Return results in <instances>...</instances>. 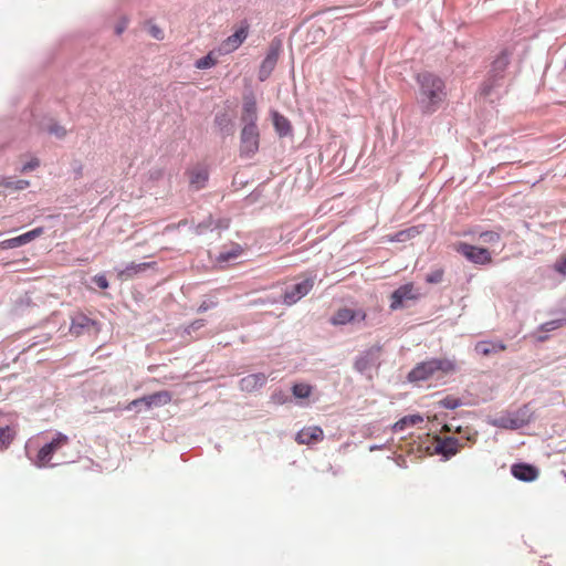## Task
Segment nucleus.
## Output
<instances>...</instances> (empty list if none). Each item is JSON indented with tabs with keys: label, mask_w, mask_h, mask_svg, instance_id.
Listing matches in <instances>:
<instances>
[{
	"label": "nucleus",
	"mask_w": 566,
	"mask_h": 566,
	"mask_svg": "<svg viewBox=\"0 0 566 566\" xmlns=\"http://www.w3.org/2000/svg\"><path fill=\"white\" fill-rule=\"evenodd\" d=\"M93 325V321L86 315L78 314L72 318L70 331L73 334H80L83 329Z\"/></svg>",
	"instance_id": "b1692460"
},
{
	"label": "nucleus",
	"mask_w": 566,
	"mask_h": 566,
	"mask_svg": "<svg viewBox=\"0 0 566 566\" xmlns=\"http://www.w3.org/2000/svg\"><path fill=\"white\" fill-rule=\"evenodd\" d=\"M366 313L363 310L354 311L352 308H339L331 318L333 325H345L355 319L365 321Z\"/></svg>",
	"instance_id": "4468645a"
},
{
	"label": "nucleus",
	"mask_w": 566,
	"mask_h": 566,
	"mask_svg": "<svg viewBox=\"0 0 566 566\" xmlns=\"http://www.w3.org/2000/svg\"><path fill=\"white\" fill-rule=\"evenodd\" d=\"M410 0H394L395 4L397 7H401V6H405L407 2H409Z\"/></svg>",
	"instance_id": "37998d69"
},
{
	"label": "nucleus",
	"mask_w": 566,
	"mask_h": 566,
	"mask_svg": "<svg viewBox=\"0 0 566 566\" xmlns=\"http://www.w3.org/2000/svg\"><path fill=\"white\" fill-rule=\"evenodd\" d=\"M554 270L566 276V255H562L555 263H554Z\"/></svg>",
	"instance_id": "f704fd0d"
},
{
	"label": "nucleus",
	"mask_w": 566,
	"mask_h": 566,
	"mask_svg": "<svg viewBox=\"0 0 566 566\" xmlns=\"http://www.w3.org/2000/svg\"><path fill=\"white\" fill-rule=\"evenodd\" d=\"M292 392L297 398H307L312 394V386L307 384H295Z\"/></svg>",
	"instance_id": "bb28decb"
},
{
	"label": "nucleus",
	"mask_w": 566,
	"mask_h": 566,
	"mask_svg": "<svg viewBox=\"0 0 566 566\" xmlns=\"http://www.w3.org/2000/svg\"><path fill=\"white\" fill-rule=\"evenodd\" d=\"M17 436V430L10 426H0V450H6L10 447Z\"/></svg>",
	"instance_id": "5701e85b"
},
{
	"label": "nucleus",
	"mask_w": 566,
	"mask_h": 566,
	"mask_svg": "<svg viewBox=\"0 0 566 566\" xmlns=\"http://www.w3.org/2000/svg\"><path fill=\"white\" fill-rule=\"evenodd\" d=\"M241 253H242V249L240 247H235L229 252L220 253V255L218 256V261L227 262V261L237 259Z\"/></svg>",
	"instance_id": "c756f323"
},
{
	"label": "nucleus",
	"mask_w": 566,
	"mask_h": 566,
	"mask_svg": "<svg viewBox=\"0 0 566 566\" xmlns=\"http://www.w3.org/2000/svg\"><path fill=\"white\" fill-rule=\"evenodd\" d=\"M39 165H40L39 159L38 158H33V159H31L30 161H28L27 164L23 165L21 171L22 172H27V171L33 170L36 167H39Z\"/></svg>",
	"instance_id": "4c0bfd02"
},
{
	"label": "nucleus",
	"mask_w": 566,
	"mask_h": 566,
	"mask_svg": "<svg viewBox=\"0 0 566 566\" xmlns=\"http://www.w3.org/2000/svg\"><path fill=\"white\" fill-rule=\"evenodd\" d=\"M186 175L189 180V186L193 190H200L206 187L209 179L208 167L203 164H197L187 169Z\"/></svg>",
	"instance_id": "9b49d317"
},
{
	"label": "nucleus",
	"mask_w": 566,
	"mask_h": 566,
	"mask_svg": "<svg viewBox=\"0 0 566 566\" xmlns=\"http://www.w3.org/2000/svg\"><path fill=\"white\" fill-rule=\"evenodd\" d=\"M453 248L458 253L474 264L485 265L493 261L491 252L485 248H480L465 242H458Z\"/></svg>",
	"instance_id": "20e7f679"
},
{
	"label": "nucleus",
	"mask_w": 566,
	"mask_h": 566,
	"mask_svg": "<svg viewBox=\"0 0 566 566\" xmlns=\"http://www.w3.org/2000/svg\"><path fill=\"white\" fill-rule=\"evenodd\" d=\"M416 297H417V295L415 293L413 284L412 283L405 284V285L400 286L399 289H397L391 294L390 307L392 310H397L402 305V302L405 300H413Z\"/></svg>",
	"instance_id": "2eb2a0df"
},
{
	"label": "nucleus",
	"mask_w": 566,
	"mask_h": 566,
	"mask_svg": "<svg viewBox=\"0 0 566 566\" xmlns=\"http://www.w3.org/2000/svg\"><path fill=\"white\" fill-rule=\"evenodd\" d=\"M460 448V443L455 438H446L440 440L437 446V451L449 458L454 455Z\"/></svg>",
	"instance_id": "412c9836"
},
{
	"label": "nucleus",
	"mask_w": 566,
	"mask_h": 566,
	"mask_svg": "<svg viewBox=\"0 0 566 566\" xmlns=\"http://www.w3.org/2000/svg\"><path fill=\"white\" fill-rule=\"evenodd\" d=\"M272 119L275 130L281 135L285 136L291 132V125L289 119L277 112L272 113Z\"/></svg>",
	"instance_id": "4be33fe9"
},
{
	"label": "nucleus",
	"mask_w": 566,
	"mask_h": 566,
	"mask_svg": "<svg viewBox=\"0 0 566 566\" xmlns=\"http://www.w3.org/2000/svg\"><path fill=\"white\" fill-rule=\"evenodd\" d=\"M443 275H444L443 269H437V270L431 271L426 276V281L429 284H438V283L442 282Z\"/></svg>",
	"instance_id": "7c9ffc66"
},
{
	"label": "nucleus",
	"mask_w": 566,
	"mask_h": 566,
	"mask_svg": "<svg viewBox=\"0 0 566 566\" xmlns=\"http://www.w3.org/2000/svg\"><path fill=\"white\" fill-rule=\"evenodd\" d=\"M316 275L305 276L301 282H297L286 289L283 295V303L293 305L307 295L314 287Z\"/></svg>",
	"instance_id": "423d86ee"
},
{
	"label": "nucleus",
	"mask_w": 566,
	"mask_h": 566,
	"mask_svg": "<svg viewBox=\"0 0 566 566\" xmlns=\"http://www.w3.org/2000/svg\"><path fill=\"white\" fill-rule=\"evenodd\" d=\"M438 403L447 409H455L462 405V401L458 397L447 396L446 398L441 399Z\"/></svg>",
	"instance_id": "cd10ccee"
},
{
	"label": "nucleus",
	"mask_w": 566,
	"mask_h": 566,
	"mask_svg": "<svg viewBox=\"0 0 566 566\" xmlns=\"http://www.w3.org/2000/svg\"><path fill=\"white\" fill-rule=\"evenodd\" d=\"M203 325H205V321H203V319H198V321L193 322V323L190 325V327H191L192 329H198V328L202 327Z\"/></svg>",
	"instance_id": "79ce46f5"
},
{
	"label": "nucleus",
	"mask_w": 566,
	"mask_h": 566,
	"mask_svg": "<svg viewBox=\"0 0 566 566\" xmlns=\"http://www.w3.org/2000/svg\"><path fill=\"white\" fill-rule=\"evenodd\" d=\"M457 370V363L449 358H431L417 364L408 374L410 382L440 379Z\"/></svg>",
	"instance_id": "f03ea898"
},
{
	"label": "nucleus",
	"mask_w": 566,
	"mask_h": 566,
	"mask_svg": "<svg viewBox=\"0 0 566 566\" xmlns=\"http://www.w3.org/2000/svg\"><path fill=\"white\" fill-rule=\"evenodd\" d=\"M518 424L515 421H512V428H517Z\"/></svg>",
	"instance_id": "a18cd8bd"
},
{
	"label": "nucleus",
	"mask_w": 566,
	"mask_h": 566,
	"mask_svg": "<svg viewBox=\"0 0 566 566\" xmlns=\"http://www.w3.org/2000/svg\"><path fill=\"white\" fill-rule=\"evenodd\" d=\"M474 349L479 355L486 357L504 352L506 345L501 340H481L475 344Z\"/></svg>",
	"instance_id": "f3484780"
},
{
	"label": "nucleus",
	"mask_w": 566,
	"mask_h": 566,
	"mask_svg": "<svg viewBox=\"0 0 566 566\" xmlns=\"http://www.w3.org/2000/svg\"><path fill=\"white\" fill-rule=\"evenodd\" d=\"M171 401V394L167 390L158 391L153 395H148L138 399L133 400L127 409H132L137 407L140 403H144L148 409L151 407L165 406Z\"/></svg>",
	"instance_id": "f8f14e48"
},
{
	"label": "nucleus",
	"mask_w": 566,
	"mask_h": 566,
	"mask_svg": "<svg viewBox=\"0 0 566 566\" xmlns=\"http://www.w3.org/2000/svg\"><path fill=\"white\" fill-rule=\"evenodd\" d=\"M418 91L416 103L423 115L436 113L443 104L447 92L441 77L430 72L419 73L416 77Z\"/></svg>",
	"instance_id": "f257e3e1"
},
{
	"label": "nucleus",
	"mask_w": 566,
	"mask_h": 566,
	"mask_svg": "<svg viewBox=\"0 0 566 566\" xmlns=\"http://www.w3.org/2000/svg\"><path fill=\"white\" fill-rule=\"evenodd\" d=\"M249 35V24L247 22L241 25L220 44L219 51L229 54L239 49Z\"/></svg>",
	"instance_id": "1a4fd4ad"
},
{
	"label": "nucleus",
	"mask_w": 566,
	"mask_h": 566,
	"mask_svg": "<svg viewBox=\"0 0 566 566\" xmlns=\"http://www.w3.org/2000/svg\"><path fill=\"white\" fill-rule=\"evenodd\" d=\"M93 281L102 290H105L108 287V281H107L106 276L103 274L95 275Z\"/></svg>",
	"instance_id": "e433bc0d"
},
{
	"label": "nucleus",
	"mask_w": 566,
	"mask_h": 566,
	"mask_svg": "<svg viewBox=\"0 0 566 566\" xmlns=\"http://www.w3.org/2000/svg\"><path fill=\"white\" fill-rule=\"evenodd\" d=\"M243 127H258V107L253 94L244 95L241 109Z\"/></svg>",
	"instance_id": "9d476101"
},
{
	"label": "nucleus",
	"mask_w": 566,
	"mask_h": 566,
	"mask_svg": "<svg viewBox=\"0 0 566 566\" xmlns=\"http://www.w3.org/2000/svg\"><path fill=\"white\" fill-rule=\"evenodd\" d=\"M265 381L266 377L264 374H254L242 378L240 381V386L241 389L243 390L252 391L254 389L262 387L265 384Z\"/></svg>",
	"instance_id": "aec40b11"
},
{
	"label": "nucleus",
	"mask_w": 566,
	"mask_h": 566,
	"mask_svg": "<svg viewBox=\"0 0 566 566\" xmlns=\"http://www.w3.org/2000/svg\"><path fill=\"white\" fill-rule=\"evenodd\" d=\"M43 232H44V229L42 227L35 228L31 231H28L21 235L15 237V238H11V239L1 241L0 248L2 250H8V249H14L18 247H22V245L33 241L34 239L39 238L40 235H42Z\"/></svg>",
	"instance_id": "ddd939ff"
},
{
	"label": "nucleus",
	"mask_w": 566,
	"mask_h": 566,
	"mask_svg": "<svg viewBox=\"0 0 566 566\" xmlns=\"http://www.w3.org/2000/svg\"><path fill=\"white\" fill-rule=\"evenodd\" d=\"M323 438H324V432L317 426L303 428L296 434V441L301 444H311V443L323 440Z\"/></svg>",
	"instance_id": "dca6fc26"
},
{
	"label": "nucleus",
	"mask_w": 566,
	"mask_h": 566,
	"mask_svg": "<svg viewBox=\"0 0 566 566\" xmlns=\"http://www.w3.org/2000/svg\"><path fill=\"white\" fill-rule=\"evenodd\" d=\"M480 239L488 244L499 243L501 240V234L495 231H484L480 233Z\"/></svg>",
	"instance_id": "c85d7f7f"
},
{
	"label": "nucleus",
	"mask_w": 566,
	"mask_h": 566,
	"mask_svg": "<svg viewBox=\"0 0 566 566\" xmlns=\"http://www.w3.org/2000/svg\"><path fill=\"white\" fill-rule=\"evenodd\" d=\"M422 421H423V418L420 415L407 416V417H403L400 420H398L395 423L394 429L396 431H401L409 426H416L418 423H421Z\"/></svg>",
	"instance_id": "393cba45"
},
{
	"label": "nucleus",
	"mask_w": 566,
	"mask_h": 566,
	"mask_svg": "<svg viewBox=\"0 0 566 566\" xmlns=\"http://www.w3.org/2000/svg\"><path fill=\"white\" fill-rule=\"evenodd\" d=\"M564 325H566V317L546 322L542 325L541 328L544 332H552V331L557 329Z\"/></svg>",
	"instance_id": "2f4dec72"
},
{
	"label": "nucleus",
	"mask_w": 566,
	"mask_h": 566,
	"mask_svg": "<svg viewBox=\"0 0 566 566\" xmlns=\"http://www.w3.org/2000/svg\"><path fill=\"white\" fill-rule=\"evenodd\" d=\"M29 186H30V182L28 180L20 179V180L14 181L15 190H23V189L28 188Z\"/></svg>",
	"instance_id": "ea45409f"
},
{
	"label": "nucleus",
	"mask_w": 566,
	"mask_h": 566,
	"mask_svg": "<svg viewBox=\"0 0 566 566\" xmlns=\"http://www.w3.org/2000/svg\"><path fill=\"white\" fill-rule=\"evenodd\" d=\"M218 63V59L213 51H210L206 56L198 59L195 63L196 69L198 70H207L216 66Z\"/></svg>",
	"instance_id": "a878e982"
},
{
	"label": "nucleus",
	"mask_w": 566,
	"mask_h": 566,
	"mask_svg": "<svg viewBox=\"0 0 566 566\" xmlns=\"http://www.w3.org/2000/svg\"><path fill=\"white\" fill-rule=\"evenodd\" d=\"M155 263H130L125 269L118 271L117 277L122 281L133 279L135 275L144 272L146 269L154 266Z\"/></svg>",
	"instance_id": "6ab92c4d"
},
{
	"label": "nucleus",
	"mask_w": 566,
	"mask_h": 566,
	"mask_svg": "<svg viewBox=\"0 0 566 566\" xmlns=\"http://www.w3.org/2000/svg\"><path fill=\"white\" fill-rule=\"evenodd\" d=\"M418 234V231L415 228H410L408 230L400 231L396 234L394 240L405 241L406 239L412 238Z\"/></svg>",
	"instance_id": "72a5a7b5"
},
{
	"label": "nucleus",
	"mask_w": 566,
	"mask_h": 566,
	"mask_svg": "<svg viewBox=\"0 0 566 566\" xmlns=\"http://www.w3.org/2000/svg\"><path fill=\"white\" fill-rule=\"evenodd\" d=\"M69 443L67 436L59 432L55 438L44 444L38 452L36 464L39 467H46L52 460L53 454Z\"/></svg>",
	"instance_id": "6e6552de"
},
{
	"label": "nucleus",
	"mask_w": 566,
	"mask_h": 566,
	"mask_svg": "<svg viewBox=\"0 0 566 566\" xmlns=\"http://www.w3.org/2000/svg\"><path fill=\"white\" fill-rule=\"evenodd\" d=\"M0 188H14V181L10 178H2L0 180Z\"/></svg>",
	"instance_id": "a19ab883"
},
{
	"label": "nucleus",
	"mask_w": 566,
	"mask_h": 566,
	"mask_svg": "<svg viewBox=\"0 0 566 566\" xmlns=\"http://www.w3.org/2000/svg\"><path fill=\"white\" fill-rule=\"evenodd\" d=\"M207 308H208V307H207L205 304H202V305L199 307V312H203V311H206Z\"/></svg>",
	"instance_id": "c03bdc74"
},
{
	"label": "nucleus",
	"mask_w": 566,
	"mask_h": 566,
	"mask_svg": "<svg viewBox=\"0 0 566 566\" xmlns=\"http://www.w3.org/2000/svg\"><path fill=\"white\" fill-rule=\"evenodd\" d=\"M148 32L154 39L164 40V31L158 25L149 24Z\"/></svg>",
	"instance_id": "c9c22d12"
},
{
	"label": "nucleus",
	"mask_w": 566,
	"mask_h": 566,
	"mask_svg": "<svg viewBox=\"0 0 566 566\" xmlns=\"http://www.w3.org/2000/svg\"><path fill=\"white\" fill-rule=\"evenodd\" d=\"M512 474L521 481L531 482L538 476V470L531 464L518 463L512 467Z\"/></svg>",
	"instance_id": "a211bd4d"
},
{
	"label": "nucleus",
	"mask_w": 566,
	"mask_h": 566,
	"mask_svg": "<svg viewBox=\"0 0 566 566\" xmlns=\"http://www.w3.org/2000/svg\"><path fill=\"white\" fill-rule=\"evenodd\" d=\"M260 147V132L258 127H242L240 133V156L252 158Z\"/></svg>",
	"instance_id": "39448f33"
},
{
	"label": "nucleus",
	"mask_w": 566,
	"mask_h": 566,
	"mask_svg": "<svg viewBox=\"0 0 566 566\" xmlns=\"http://www.w3.org/2000/svg\"><path fill=\"white\" fill-rule=\"evenodd\" d=\"M48 132H49L50 134H52V135H55V136H56V137H59V138H63V137H65V135H66V129H65L63 126H61V125H59V124H56V123L51 124V125L48 127Z\"/></svg>",
	"instance_id": "473e14b6"
},
{
	"label": "nucleus",
	"mask_w": 566,
	"mask_h": 566,
	"mask_svg": "<svg viewBox=\"0 0 566 566\" xmlns=\"http://www.w3.org/2000/svg\"><path fill=\"white\" fill-rule=\"evenodd\" d=\"M513 53V48H505L496 55L491 64L489 78L481 87V93L483 95H490L493 87L497 85V82L504 77Z\"/></svg>",
	"instance_id": "7ed1b4c3"
},
{
	"label": "nucleus",
	"mask_w": 566,
	"mask_h": 566,
	"mask_svg": "<svg viewBox=\"0 0 566 566\" xmlns=\"http://www.w3.org/2000/svg\"><path fill=\"white\" fill-rule=\"evenodd\" d=\"M282 51V42L273 40L269 46L265 59L262 61L259 70L258 77L261 82L268 80L276 66V63Z\"/></svg>",
	"instance_id": "0eeeda50"
},
{
	"label": "nucleus",
	"mask_w": 566,
	"mask_h": 566,
	"mask_svg": "<svg viewBox=\"0 0 566 566\" xmlns=\"http://www.w3.org/2000/svg\"><path fill=\"white\" fill-rule=\"evenodd\" d=\"M127 24H128V19L127 18H123L118 23L117 25L115 27V32L117 34H122L125 29L127 28Z\"/></svg>",
	"instance_id": "58836bf2"
}]
</instances>
